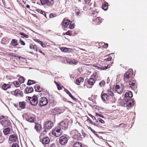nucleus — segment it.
<instances>
[{"instance_id":"20e7f679","label":"nucleus","mask_w":147,"mask_h":147,"mask_svg":"<svg viewBox=\"0 0 147 147\" xmlns=\"http://www.w3.org/2000/svg\"><path fill=\"white\" fill-rule=\"evenodd\" d=\"M91 78L87 80V84L91 86L93 85L96 82V79L98 78V76L96 73H93L91 76Z\"/></svg>"},{"instance_id":"864d4df0","label":"nucleus","mask_w":147,"mask_h":147,"mask_svg":"<svg viewBox=\"0 0 147 147\" xmlns=\"http://www.w3.org/2000/svg\"><path fill=\"white\" fill-rule=\"evenodd\" d=\"M57 89L58 90H61L62 89L63 86H61L59 84H58L57 85Z\"/></svg>"},{"instance_id":"5701e85b","label":"nucleus","mask_w":147,"mask_h":147,"mask_svg":"<svg viewBox=\"0 0 147 147\" xmlns=\"http://www.w3.org/2000/svg\"><path fill=\"white\" fill-rule=\"evenodd\" d=\"M60 49L61 51L64 52L70 53L73 50L72 49L64 47H61Z\"/></svg>"},{"instance_id":"393cba45","label":"nucleus","mask_w":147,"mask_h":147,"mask_svg":"<svg viewBox=\"0 0 147 147\" xmlns=\"http://www.w3.org/2000/svg\"><path fill=\"white\" fill-rule=\"evenodd\" d=\"M102 99L104 101H106L109 99V97L106 93H103L101 95Z\"/></svg>"},{"instance_id":"6e6d98bb","label":"nucleus","mask_w":147,"mask_h":147,"mask_svg":"<svg viewBox=\"0 0 147 147\" xmlns=\"http://www.w3.org/2000/svg\"><path fill=\"white\" fill-rule=\"evenodd\" d=\"M75 12L76 15H79L80 13V11L79 9H75Z\"/></svg>"},{"instance_id":"f03ea898","label":"nucleus","mask_w":147,"mask_h":147,"mask_svg":"<svg viewBox=\"0 0 147 147\" xmlns=\"http://www.w3.org/2000/svg\"><path fill=\"white\" fill-rule=\"evenodd\" d=\"M63 131L60 127L57 126L53 128L52 131V134L53 135L56 137H58L61 135Z\"/></svg>"},{"instance_id":"e2e57ef3","label":"nucleus","mask_w":147,"mask_h":147,"mask_svg":"<svg viewBox=\"0 0 147 147\" xmlns=\"http://www.w3.org/2000/svg\"><path fill=\"white\" fill-rule=\"evenodd\" d=\"M8 55L10 57H16V56L14 55V54L13 53H10L8 54Z\"/></svg>"},{"instance_id":"7c9ffc66","label":"nucleus","mask_w":147,"mask_h":147,"mask_svg":"<svg viewBox=\"0 0 147 147\" xmlns=\"http://www.w3.org/2000/svg\"><path fill=\"white\" fill-rule=\"evenodd\" d=\"M10 127H8L3 130V132L5 135H7L10 133Z\"/></svg>"},{"instance_id":"39448f33","label":"nucleus","mask_w":147,"mask_h":147,"mask_svg":"<svg viewBox=\"0 0 147 147\" xmlns=\"http://www.w3.org/2000/svg\"><path fill=\"white\" fill-rule=\"evenodd\" d=\"M41 4L48 7H52L55 4V0H40Z\"/></svg>"},{"instance_id":"c756f323","label":"nucleus","mask_w":147,"mask_h":147,"mask_svg":"<svg viewBox=\"0 0 147 147\" xmlns=\"http://www.w3.org/2000/svg\"><path fill=\"white\" fill-rule=\"evenodd\" d=\"M33 88L30 87H27L25 89V91L27 93H31L33 91Z\"/></svg>"},{"instance_id":"c9c22d12","label":"nucleus","mask_w":147,"mask_h":147,"mask_svg":"<svg viewBox=\"0 0 147 147\" xmlns=\"http://www.w3.org/2000/svg\"><path fill=\"white\" fill-rule=\"evenodd\" d=\"M90 14L91 16L94 17H95L98 15V12L97 11L93 10L91 12Z\"/></svg>"},{"instance_id":"dca6fc26","label":"nucleus","mask_w":147,"mask_h":147,"mask_svg":"<svg viewBox=\"0 0 147 147\" xmlns=\"http://www.w3.org/2000/svg\"><path fill=\"white\" fill-rule=\"evenodd\" d=\"M26 120L30 122H34L35 119V116L32 114L28 115L26 118Z\"/></svg>"},{"instance_id":"8fccbe9b","label":"nucleus","mask_w":147,"mask_h":147,"mask_svg":"<svg viewBox=\"0 0 147 147\" xmlns=\"http://www.w3.org/2000/svg\"><path fill=\"white\" fill-rule=\"evenodd\" d=\"M40 44L42 47L45 48L46 47V45L47 44V43L46 42L44 43L42 41L41 43Z\"/></svg>"},{"instance_id":"4468645a","label":"nucleus","mask_w":147,"mask_h":147,"mask_svg":"<svg viewBox=\"0 0 147 147\" xmlns=\"http://www.w3.org/2000/svg\"><path fill=\"white\" fill-rule=\"evenodd\" d=\"M14 96L16 97H22L23 96V93L20 90L17 89L14 90Z\"/></svg>"},{"instance_id":"58836bf2","label":"nucleus","mask_w":147,"mask_h":147,"mask_svg":"<svg viewBox=\"0 0 147 147\" xmlns=\"http://www.w3.org/2000/svg\"><path fill=\"white\" fill-rule=\"evenodd\" d=\"M107 92L108 94L109 95H110L111 96H114V94L112 92L111 88H110L109 89H108L107 90Z\"/></svg>"},{"instance_id":"b1692460","label":"nucleus","mask_w":147,"mask_h":147,"mask_svg":"<svg viewBox=\"0 0 147 147\" xmlns=\"http://www.w3.org/2000/svg\"><path fill=\"white\" fill-rule=\"evenodd\" d=\"M11 88V85L9 84H4L1 87V88L5 90H7L8 89Z\"/></svg>"},{"instance_id":"0eeeda50","label":"nucleus","mask_w":147,"mask_h":147,"mask_svg":"<svg viewBox=\"0 0 147 147\" xmlns=\"http://www.w3.org/2000/svg\"><path fill=\"white\" fill-rule=\"evenodd\" d=\"M48 103V99L45 97H41L38 100V105L41 107L46 105Z\"/></svg>"},{"instance_id":"4c0bfd02","label":"nucleus","mask_w":147,"mask_h":147,"mask_svg":"<svg viewBox=\"0 0 147 147\" xmlns=\"http://www.w3.org/2000/svg\"><path fill=\"white\" fill-rule=\"evenodd\" d=\"M19 34L22 35L21 37L23 38H28L29 37V36L25 34H24L22 32H20L19 33Z\"/></svg>"},{"instance_id":"5fc2aeb1","label":"nucleus","mask_w":147,"mask_h":147,"mask_svg":"<svg viewBox=\"0 0 147 147\" xmlns=\"http://www.w3.org/2000/svg\"><path fill=\"white\" fill-rule=\"evenodd\" d=\"M33 40L35 42L38 43L39 44H40L41 43L42 41L39 40V39L33 38Z\"/></svg>"},{"instance_id":"680f3d73","label":"nucleus","mask_w":147,"mask_h":147,"mask_svg":"<svg viewBox=\"0 0 147 147\" xmlns=\"http://www.w3.org/2000/svg\"><path fill=\"white\" fill-rule=\"evenodd\" d=\"M66 35L71 36L72 34V33L71 31H68L67 32L65 33Z\"/></svg>"},{"instance_id":"69168bd1","label":"nucleus","mask_w":147,"mask_h":147,"mask_svg":"<svg viewBox=\"0 0 147 147\" xmlns=\"http://www.w3.org/2000/svg\"><path fill=\"white\" fill-rule=\"evenodd\" d=\"M56 15L55 14L51 13L49 15V17L50 18H52L56 16Z\"/></svg>"},{"instance_id":"c85d7f7f","label":"nucleus","mask_w":147,"mask_h":147,"mask_svg":"<svg viewBox=\"0 0 147 147\" xmlns=\"http://www.w3.org/2000/svg\"><path fill=\"white\" fill-rule=\"evenodd\" d=\"M35 128L36 131L38 132H39L41 129V126L40 124L38 123H35Z\"/></svg>"},{"instance_id":"ddd939ff","label":"nucleus","mask_w":147,"mask_h":147,"mask_svg":"<svg viewBox=\"0 0 147 147\" xmlns=\"http://www.w3.org/2000/svg\"><path fill=\"white\" fill-rule=\"evenodd\" d=\"M68 141L67 138L65 136H61L59 139V142L61 145H64L67 143Z\"/></svg>"},{"instance_id":"72a5a7b5","label":"nucleus","mask_w":147,"mask_h":147,"mask_svg":"<svg viewBox=\"0 0 147 147\" xmlns=\"http://www.w3.org/2000/svg\"><path fill=\"white\" fill-rule=\"evenodd\" d=\"M11 44L14 46H17L18 45V41L15 39H13L12 40Z\"/></svg>"},{"instance_id":"2eb2a0df","label":"nucleus","mask_w":147,"mask_h":147,"mask_svg":"<svg viewBox=\"0 0 147 147\" xmlns=\"http://www.w3.org/2000/svg\"><path fill=\"white\" fill-rule=\"evenodd\" d=\"M130 87L132 89H135L137 87V84L136 80H132L129 82Z\"/></svg>"},{"instance_id":"6ab92c4d","label":"nucleus","mask_w":147,"mask_h":147,"mask_svg":"<svg viewBox=\"0 0 147 147\" xmlns=\"http://www.w3.org/2000/svg\"><path fill=\"white\" fill-rule=\"evenodd\" d=\"M41 140L42 142L44 145L48 144L50 142V140L48 137L42 138Z\"/></svg>"},{"instance_id":"4be33fe9","label":"nucleus","mask_w":147,"mask_h":147,"mask_svg":"<svg viewBox=\"0 0 147 147\" xmlns=\"http://www.w3.org/2000/svg\"><path fill=\"white\" fill-rule=\"evenodd\" d=\"M70 22V21L69 20L64 19L62 22V25L64 27H66L69 24Z\"/></svg>"},{"instance_id":"412c9836","label":"nucleus","mask_w":147,"mask_h":147,"mask_svg":"<svg viewBox=\"0 0 147 147\" xmlns=\"http://www.w3.org/2000/svg\"><path fill=\"white\" fill-rule=\"evenodd\" d=\"M51 113L53 115H55L58 113H60V110L58 108H55L51 111Z\"/></svg>"},{"instance_id":"bb28decb","label":"nucleus","mask_w":147,"mask_h":147,"mask_svg":"<svg viewBox=\"0 0 147 147\" xmlns=\"http://www.w3.org/2000/svg\"><path fill=\"white\" fill-rule=\"evenodd\" d=\"M34 87L35 91L38 92H41L43 89L40 87V86L38 84H36Z\"/></svg>"},{"instance_id":"a18cd8bd","label":"nucleus","mask_w":147,"mask_h":147,"mask_svg":"<svg viewBox=\"0 0 147 147\" xmlns=\"http://www.w3.org/2000/svg\"><path fill=\"white\" fill-rule=\"evenodd\" d=\"M98 121H99V122L101 123L104 124L105 123V121H104L99 118H97L96 122H98Z\"/></svg>"},{"instance_id":"f3484780","label":"nucleus","mask_w":147,"mask_h":147,"mask_svg":"<svg viewBox=\"0 0 147 147\" xmlns=\"http://www.w3.org/2000/svg\"><path fill=\"white\" fill-rule=\"evenodd\" d=\"M9 141L12 143L15 142L17 140V137L16 134L11 135L9 136Z\"/></svg>"},{"instance_id":"9d476101","label":"nucleus","mask_w":147,"mask_h":147,"mask_svg":"<svg viewBox=\"0 0 147 147\" xmlns=\"http://www.w3.org/2000/svg\"><path fill=\"white\" fill-rule=\"evenodd\" d=\"M69 121L68 120L63 121L60 122L59 124L60 128L64 130L67 129L68 127Z\"/></svg>"},{"instance_id":"f704fd0d","label":"nucleus","mask_w":147,"mask_h":147,"mask_svg":"<svg viewBox=\"0 0 147 147\" xmlns=\"http://www.w3.org/2000/svg\"><path fill=\"white\" fill-rule=\"evenodd\" d=\"M1 42L4 45L7 44L8 43L7 38H3L1 40Z\"/></svg>"},{"instance_id":"c03bdc74","label":"nucleus","mask_w":147,"mask_h":147,"mask_svg":"<svg viewBox=\"0 0 147 147\" xmlns=\"http://www.w3.org/2000/svg\"><path fill=\"white\" fill-rule=\"evenodd\" d=\"M35 83V81H34L29 80L28 81V82L27 83V85H30Z\"/></svg>"},{"instance_id":"a19ab883","label":"nucleus","mask_w":147,"mask_h":147,"mask_svg":"<svg viewBox=\"0 0 147 147\" xmlns=\"http://www.w3.org/2000/svg\"><path fill=\"white\" fill-rule=\"evenodd\" d=\"M18 80L20 83H23L25 80L24 78L22 76H21L19 78Z\"/></svg>"},{"instance_id":"cd10ccee","label":"nucleus","mask_w":147,"mask_h":147,"mask_svg":"<svg viewBox=\"0 0 147 147\" xmlns=\"http://www.w3.org/2000/svg\"><path fill=\"white\" fill-rule=\"evenodd\" d=\"M74 143L72 145V147H82V145L81 143L79 142L73 141Z\"/></svg>"},{"instance_id":"bf43d9fd","label":"nucleus","mask_w":147,"mask_h":147,"mask_svg":"<svg viewBox=\"0 0 147 147\" xmlns=\"http://www.w3.org/2000/svg\"><path fill=\"white\" fill-rule=\"evenodd\" d=\"M6 92L9 94H11V95H13L14 96V90H13V91H10V92H9V91H7Z\"/></svg>"},{"instance_id":"7ed1b4c3","label":"nucleus","mask_w":147,"mask_h":147,"mask_svg":"<svg viewBox=\"0 0 147 147\" xmlns=\"http://www.w3.org/2000/svg\"><path fill=\"white\" fill-rule=\"evenodd\" d=\"M26 100L29 101L30 104L32 105H36L38 102V98L36 96H34L31 97L30 96L26 97Z\"/></svg>"},{"instance_id":"13d9d810","label":"nucleus","mask_w":147,"mask_h":147,"mask_svg":"<svg viewBox=\"0 0 147 147\" xmlns=\"http://www.w3.org/2000/svg\"><path fill=\"white\" fill-rule=\"evenodd\" d=\"M47 131L46 130H45L43 131V133L41 134L40 136V138H41L44 135V134H46Z\"/></svg>"},{"instance_id":"2f4dec72","label":"nucleus","mask_w":147,"mask_h":147,"mask_svg":"<svg viewBox=\"0 0 147 147\" xmlns=\"http://www.w3.org/2000/svg\"><path fill=\"white\" fill-rule=\"evenodd\" d=\"M102 8L104 10H107L108 8V3L106 2L103 3L102 4Z\"/></svg>"},{"instance_id":"774afa93","label":"nucleus","mask_w":147,"mask_h":147,"mask_svg":"<svg viewBox=\"0 0 147 147\" xmlns=\"http://www.w3.org/2000/svg\"><path fill=\"white\" fill-rule=\"evenodd\" d=\"M11 147H19V146L17 144L13 143Z\"/></svg>"},{"instance_id":"603ef678","label":"nucleus","mask_w":147,"mask_h":147,"mask_svg":"<svg viewBox=\"0 0 147 147\" xmlns=\"http://www.w3.org/2000/svg\"><path fill=\"white\" fill-rule=\"evenodd\" d=\"M130 101H129L128 102H124V104H127V105H128L129 107H131V106L132 105V102H130Z\"/></svg>"},{"instance_id":"ea45409f","label":"nucleus","mask_w":147,"mask_h":147,"mask_svg":"<svg viewBox=\"0 0 147 147\" xmlns=\"http://www.w3.org/2000/svg\"><path fill=\"white\" fill-rule=\"evenodd\" d=\"M98 84L101 87L103 86L105 84V82L104 80H102L99 82Z\"/></svg>"},{"instance_id":"f257e3e1","label":"nucleus","mask_w":147,"mask_h":147,"mask_svg":"<svg viewBox=\"0 0 147 147\" xmlns=\"http://www.w3.org/2000/svg\"><path fill=\"white\" fill-rule=\"evenodd\" d=\"M134 77L133 70L130 69L124 74L123 79L125 82L128 83Z\"/></svg>"},{"instance_id":"aec40b11","label":"nucleus","mask_w":147,"mask_h":147,"mask_svg":"<svg viewBox=\"0 0 147 147\" xmlns=\"http://www.w3.org/2000/svg\"><path fill=\"white\" fill-rule=\"evenodd\" d=\"M113 55L112 54H109L106 56H105L103 58V60L104 61H111L112 58V56Z\"/></svg>"},{"instance_id":"423d86ee","label":"nucleus","mask_w":147,"mask_h":147,"mask_svg":"<svg viewBox=\"0 0 147 147\" xmlns=\"http://www.w3.org/2000/svg\"><path fill=\"white\" fill-rule=\"evenodd\" d=\"M125 99L123 101V102H126L131 100L133 102V100L131 99V98L133 96V94L131 91H129L127 92L125 94Z\"/></svg>"},{"instance_id":"338daca9","label":"nucleus","mask_w":147,"mask_h":147,"mask_svg":"<svg viewBox=\"0 0 147 147\" xmlns=\"http://www.w3.org/2000/svg\"><path fill=\"white\" fill-rule=\"evenodd\" d=\"M78 61H76V60H73L71 61H70V62L71 63V64H76L78 63Z\"/></svg>"},{"instance_id":"6e6552de","label":"nucleus","mask_w":147,"mask_h":147,"mask_svg":"<svg viewBox=\"0 0 147 147\" xmlns=\"http://www.w3.org/2000/svg\"><path fill=\"white\" fill-rule=\"evenodd\" d=\"M0 124L4 127H7L10 126L11 123L7 118L2 119L0 118Z\"/></svg>"},{"instance_id":"79ce46f5","label":"nucleus","mask_w":147,"mask_h":147,"mask_svg":"<svg viewBox=\"0 0 147 147\" xmlns=\"http://www.w3.org/2000/svg\"><path fill=\"white\" fill-rule=\"evenodd\" d=\"M110 65L109 64H108L107 66H101L100 68L101 69V70H104L110 68Z\"/></svg>"},{"instance_id":"9b49d317","label":"nucleus","mask_w":147,"mask_h":147,"mask_svg":"<svg viewBox=\"0 0 147 147\" xmlns=\"http://www.w3.org/2000/svg\"><path fill=\"white\" fill-rule=\"evenodd\" d=\"M53 125V124L51 121H49L46 122L44 124V128L47 129H50Z\"/></svg>"},{"instance_id":"49530a36","label":"nucleus","mask_w":147,"mask_h":147,"mask_svg":"<svg viewBox=\"0 0 147 147\" xmlns=\"http://www.w3.org/2000/svg\"><path fill=\"white\" fill-rule=\"evenodd\" d=\"M84 3L85 4H87V5H90L92 3H90L91 0H84Z\"/></svg>"},{"instance_id":"e433bc0d","label":"nucleus","mask_w":147,"mask_h":147,"mask_svg":"<svg viewBox=\"0 0 147 147\" xmlns=\"http://www.w3.org/2000/svg\"><path fill=\"white\" fill-rule=\"evenodd\" d=\"M13 83L16 88L19 87L20 85V84L19 81H15L13 82Z\"/></svg>"},{"instance_id":"37998d69","label":"nucleus","mask_w":147,"mask_h":147,"mask_svg":"<svg viewBox=\"0 0 147 147\" xmlns=\"http://www.w3.org/2000/svg\"><path fill=\"white\" fill-rule=\"evenodd\" d=\"M36 45H34L32 44H30L29 45V48L31 50H34V51Z\"/></svg>"},{"instance_id":"a211bd4d","label":"nucleus","mask_w":147,"mask_h":147,"mask_svg":"<svg viewBox=\"0 0 147 147\" xmlns=\"http://www.w3.org/2000/svg\"><path fill=\"white\" fill-rule=\"evenodd\" d=\"M115 90L118 93H121L123 91V88L119 85H116L115 87Z\"/></svg>"},{"instance_id":"473e14b6","label":"nucleus","mask_w":147,"mask_h":147,"mask_svg":"<svg viewBox=\"0 0 147 147\" xmlns=\"http://www.w3.org/2000/svg\"><path fill=\"white\" fill-rule=\"evenodd\" d=\"M26 105L25 102L24 101L20 102H19V107L22 109H24L25 108Z\"/></svg>"},{"instance_id":"0e129e2a","label":"nucleus","mask_w":147,"mask_h":147,"mask_svg":"<svg viewBox=\"0 0 147 147\" xmlns=\"http://www.w3.org/2000/svg\"><path fill=\"white\" fill-rule=\"evenodd\" d=\"M68 95L72 99L74 100H76V99L74 98L73 97V96L71 95L70 93L68 94Z\"/></svg>"},{"instance_id":"09e8293b","label":"nucleus","mask_w":147,"mask_h":147,"mask_svg":"<svg viewBox=\"0 0 147 147\" xmlns=\"http://www.w3.org/2000/svg\"><path fill=\"white\" fill-rule=\"evenodd\" d=\"M90 5H88V6L87 7V6L86 5H85L84 6V7H83V10H85V11H86L88 10H89V9H91V8H90L89 7V6H90Z\"/></svg>"},{"instance_id":"a878e982","label":"nucleus","mask_w":147,"mask_h":147,"mask_svg":"<svg viewBox=\"0 0 147 147\" xmlns=\"http://www.w3.org/2000/svg\"><path fill=\"white\" fill-rule=\"evenodd\" d=\"M84 80V79L83 78L79 77L76 80V83L78 85H79L81 82H83Z\"/></svg>"},{"instance_id":"1a4fd4ad","label":"nucleus","mask_w":147,"mask_h":147,"mask_svg":"<svg viewBox=\"0 0 147 147\" xmlns=\"http://www.w3.org/2000/svg\"><path fill=\"white\" fill-rule=\"evenodd\" d=\"M70 134L73 138L74 140L78 141L80 139V136L78 131L76 130H74L71 131Z\"/></svg>"},{"instance_id":"4d7b16f0","label":"nucleus","mask_w":147,"mask_h":147,"mask_svg":"<svg viewBox=\"0 0 147 147\" xmlns=\"http://www.w3.org/2000/svg\"><path fill=\"white\" fill-rule=\"evenodd\" d=\"M87 120L90 123H91V124L94 125H95L96 124L95 123L93 122L90 118H88L87 119Z\"/></svg>"},{"instance_id":"3c124183","label":"nucleus","mask_w":147,"mask_h":147,"mask_svg":"<svg viewBox=\"0 0 147 147\" xmlns=\"http://www.w3.org/2000/svg\"><path fill=\"white\" fill-rule=\"evenodd\" d=\"M126 125L124 124V123H121L119 125H116L115 126V127H126Z\"/></svg>"},{"instance_id":"de8ad7c7","label":"nucleus","mask_w":147,"mask_h":147,"mask_svg":"<svg viewBox=\"0 0 147 147\" xmlns=\"http://www.w3.org/2000/svg\"><path fill=\"white\" fill-rule=\"evenodd\" d=\"M70 25L69 26V28L71 29H73L74 28L75 25L74 24L71 23V22H70Z\"/></svg>"},{"instance_id":"f8f14e48","label":"nucleus","mask_w":147,"mask_h":147,"mask_svg":"<svg viewBox=\"0 0 147 147\" xmlns=\"http://www.w3.org/2000/svg\"><path fill=\"white\" fill-rule=\"evenodd\" d=\"M102 19L100 17H97L93 20L92 24L94 25L100 24L102 22Z\"/></svg>"},{"instance_id":"052dcab7","label":"nucleus","mask_w":147,"mask_h":147,"mask_svg":"<svg viewBox=\"0 0 147 147\" xmlns=\"http://www.w3.org/2000/svg\"><path fill=\"white\" fill-rule=\"evenodd\" d=\"M19 41H20V43L21 45H25V42L23 41L21 39H20Z\"/></svg>"}]
</instances>
